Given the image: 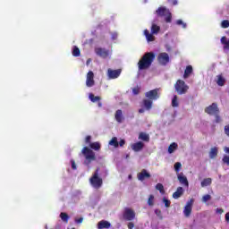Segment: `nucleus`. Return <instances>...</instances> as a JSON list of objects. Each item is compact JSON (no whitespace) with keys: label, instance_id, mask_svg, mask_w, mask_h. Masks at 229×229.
Instances as JSON below:
<instances>
[{"label":"nucleus","instance_id":"f257e3e1","mask_svg":"<svg viewBox=\"0 0 229 229\" xmlns=\"http://www.w3.org/2000/svg\"><path fill=\"white\" fill-rule=\"evenodd\" d=\"M145 98L140 104L141 108L139 109V114L149 112L153 108V101L160 99V89H154L145 93Z\"/></svg>","mask_w":229,"mask_h":229},{"label":"nucleus","instance_id":"f03ea898","mask_svg":"<svg viewBox=\"0 0 229 229\" xmlns=\"http://www.w3.org/2000/svg\"><path fill=\"white\" fill-rule=\"evenodd\" d=\"M100 149H101V143H99V141L89 143V148L84 147L81 150V154L85 158L84 165H86L87 167H90V165L92 164V162H95V160L97 159L95 151H100Z\"/></svg>","mask_w":229,"mask_h":229},{"label":"nucleus","instance_id":"7ed1b4c3","mask_svg":"<svg viewBox=\"0 0 229 229\" xmlns=\"http://www.w3.org/2000/svg\"><path fill=\"white\" fill-rule=\"evenodd\" d=\"M155 61V53L147 52L138 62V69L139 71H146V69H149L151 67V64Z\"/></svg>","mask_w":229,"mask_h":229},{"label":"nucleus","instance_id":"20e7f679","mask_svg":"<svg viewBox=\"0 0 229 229\" xmlns=\"http://www.w3.org/2000/svg\"><path fill=\"white\" fill-rule=\"evenodd\" d=\"M89 183L94 189H101L103 187V179L99 177V168H97L89 178Z\"/></svg>","mask_w":229,"mask_h":229},{"label":"nucleus","instance_id":"39448f33","mask_svg":"<svg viewBox=\"0 0 229 229\" xmlns=\"http://www.w3.org/2000/svg\"><path fill=\"white\" fill-rule=\"evenodd\" d=\"M156 14L157 17H165V21L169 23L173 21V14L171 13V11L167 9L165 6L158 7L156 10Z\"/></svg>","mask_w":229,"mask_h":229},{"label":"nucleus","instance_id":"423d86ee","mask_svg":"<svg viewBox=\"0 0 229 229\" xmlns=\"http://www.w3.org/2000/svg\"><path fill=\"white\" fill-rule=\"evenodd\" d=\"M174 89L179 96H182V94H187L189 91V85L182 80H178L174 84Z\"/></svg>","mask_w":229,"mask_h":229},{"label":"nucleus","instance_id":"0eeeda50","mask_svg":"<svg viewBox=\"0 0 229 229\" xmlns=\"http://www.w3.org/2000/svg\"><path fill=\"white\" fill-rule=\"evenodd\" d=\"M208 115H216V114H219V106H217V103L214 102L210 106H207L204 110Z\"/></svg>","mask_w":229,"mask_h":229},{"label":"nucleus","instance_id":"6e6552de","mask_svg":"<svg viewBox=\"0 0 229 229\" xmlns=\"http://www.w3.org/2000/svg\"><path fill=\"white\" fill-rule=\"evenodd\" d=\"M123 219H125V221H133V219H135V211L130 208H125Z\"/></svg>","mask_w":229,"mask_h":229},{"label":"nucleus","instance_id":"1a4fd4ad","mask_svg":"<svg viewBox=\"0 0 229 229\" xmlns=\"http://www.w3.org/2000/svg\"><path fill=\"white\" fill-rule=\"evenodd\" d=\"M157 62L160 65H167L169 64V54L165 52L160 53L157 56Z\"/></svg>","mask_w":229,"mask_h":229},{"label":"nucleus","instance_id":"9d476101","mask_svg":"<svg viewBox=\"0 0 229 229\" xmlns=\"http://www.w3.org/2000/svg\"><path fill=\"white\" fill-rule=\"evenodd\" d=\"M95 53L98 56H100V58H108V56H110V50H106L103 47L95 48Z\"/></svg>","mask_w":229,"mask_h":229},{"label":"nucleus","instance_id":"9b49d317","mask_svg":"<svg viewBox=\"0 0 229 229\" xmlns=\"http://www.w3.org/2000/svg\"><path fill=\"white\" fill-rule=\"evenodd\" d=\"M94 85H96V81H94V72L89 71L87 73V77H86V86L94 87Z\"/></svg>","mask_w":229,"mask_h":229},{"label":"nucleus","instance_id":"f8f14e48","mask_svg":"<svg viewBox=\"0 0 229 229\" xmlns=\"http://www.w3.org/2000/svg\"><path fill=\"white\" fill-rule=\"evenodd\" d=\"M192 203H194V200L191 199L184 207L183 214L185 217H190L191 214H192Z\"/></svg>","mask_w":229,"mask_h":229},{"label":"nucleus","instance_id":"ddd939ff","mask_svg":"<svg viewBox=\"0 0 229 229\" xmlns=\"http://www.w3.org/2000/svg\"><path fill=\"white\" fill-rule=\"evenodd\" d=\"M121 72H122L121 69H117V70L108 69L107 70V74H108V77L110 78V80L117 79L118 76H121Z\"/></svg>","mask_w":229,"mask_h":229},{"label":"nucleus","instance_id":"4468645a","mask_svg":"<svg viewBox=\"0 0 229 229\" xmlns=\"http://www.w3.org/2000/svg\"><path fill=\"white\" fill-rule=\"evenodd\" d=\"M177 180L181 185L189 188V180H187V176L183 174V173H180L177 174Z\"/></svg>","mask_w":229,"mask_h":229},{"label":"nucleus","instance_id":"2eb2a0df","mask_svg":"<svg viewBox=\"0 0 229 229\" xmlns=\"http://www.w3.org/2000/svg\"><path fill=\"white\" fill-rule=\"evenodd\" d=\"M137 176L140 182H144L146 178H151V174H149L148 170L142 169L141 172L139 173Z\"/></svg>","mask_w":229,"mask_h":229},{"label":"nucleus","instance_id":"dca6fc26","mask_svg":"<svg viewBox=\"0 0 229 229\" xmlns=\"http://www.w3.org/2000/svg\"><path fill=\"white\" fill-rule=\"evenodd\" d=\"M131 149L138 153L139 151H142L144 149V142L142 141H138L134 144L131 145Z\"/></svg>","mask_w":229,"mask_h":229},{"label":"nucleus","instance_id":"f3484780","mask_svg":"<svg viewBox=\"0 0 229 229\" xmlns=\"http://www.w3.org/2000/svg\"><path fill=\"white\" fill-rule=\"evenodd\" d=\"M183 192H185V190H183L182 187H178L176 191L173 193L174 199H178V198H182L183 196Z\"/></svg>","mask_w":229,"mask_h":229},{"label":"nucleus","instance_id":"a211bd4d","mask_svg":"<svg viewBox=\"0 0 229 229\" xmlns=\"http://www.w3.org/2000/svg\"><path fill=\"white\" fill-rule=\"evenodd\" d=\"M110 226H112V224L106 220H101L98 223V229H108Z\"/></svg>","mask_w":229,"mask_h":229},{"label":"nucleus","instance_id":"6ab92c4d","mask_svg":"<svg viewBox=\"0 0 229 229\" xmlns=\"http://www.w3.org/2000/svg\"><path fill=\"white\" fill-rule=\"evenodd\" d=\"M144 35L148 40V42H155V36H153V33H149V30H144Z\"/></svg>","mask_w":229,"mask_h":229},{"label":"nucleus","instance_id":"aec40b11","mask_svg":"<svg viewBox=\"0 0 229 229\" xmlns=\"http://www.w3.org/2000/svg\"><path fill=\"white\" fill-rule=\"evenodd\" d=\"M192 74V65H188L184 71L183 79L189 78Z\"/></svg>","mask_w":229,"mask_h":229},{"label":"nucleus","instance_id":"412c9836","mask_svg":"<svg viewBox=\"0 0 229 229\" xmlns=\"http://www.w3.org/2000/svg\"><path fill=\"white\" fill-rule=\"evenodd\" d=\"M114 117L117 123H123V110L121 109L116 110Z\"/></svg>","mask_w":229,"mask_h":229},{"label":"nucleus","instance_id":"4be33fe9","mask_svg":"<svg viewBox=\"0 0 229 229\" xmlns=\"http://www.w3.org/2000/svg\"><path fill=\"white\" fill-rule=\"evenodd\" d=\"M140 140H144V142H149V134L146 132H140L139 135Z\"/></svg>","mask_w":229,"mask_h":229},{"label":"nucleus","instance_id":"5701e85b","mask_svg":"<svg viewBox=\"0 0 229 229\" xmlns=\"http://www.w3.org/2000/svg\"><path fill=\"white\" fill-rule=\"evenodd\" d=\"M160 31V26L153 23L151 26V33L152 35H158V32Z\"/></svg>","mask_w":229,"mask_h":229},{"label":"nucleus","instance_id":"b1692460","mask_svg":"<svg viewBox=\"0 0 229 229\" xmlns=\"http://www.w3.org/2000/svg\"><path fill=\"white\" fill-rule=\"evenodd\" d=\"M89 98L92 103H98V101H101V97L95 96L93 93H89Z\"/></svg>","mask_w":229,"mask_h":229},{"label":"nucleus","instance_id":"393cba45","mask_svg":"<svg viewBox=\"0 0 229 229\" xmlns=\"http://www.w3.org/2000/svg\"><path fill=\"white\" fill-rule=\"evenodd\" d=\"M176 149H178V144L176 142H173L168 147V153H170V154L174 153V151H176Z\"/></svg>","mask_w":229,"mask_h":229},{"label":"nucleus","instance_id":"a878e982","mask_svg":"<svg viewBox=\"0 0 229 229\" xmlns=\"http://www.w3.org/2000/svg\"><path fill=\"white\" fill-rule=\"evenodd\" d=\"M201 187H208L212 185V178H206L200 182Z\"/></svg>","mask_w":229,"mask_h":229},{"label":"nucleus","instance_id":"bb28decb","mask_svg":"<svg viewBox=\"0 0 229 229\" xmlns=\"http://www.w3.org/2000/svg\"><path fill=\"white\" fill-rule=\"evenodd\" d=\"M217 157V148L215 147V148H212L209 151V158H216Z\"/></svg>","mask_w":229,"mask_h":229},{"label":"nucleus","instance_id":"cd10ccee","mask_svg":"<svg viewBox=\"0 0 229 229\" xmlns=\"http://www.w3.org/2000/svg\"><path fill=\"white\" fill-rule=\"evenodd\" d=\"M217 78H218L217 81H216L217 85L219 87H225V82L226 81L225 80V78H223L222 75H218Z\"/></svg>","mask_w":229,"mask_h":229},{"label":"nucleus","instance_id":"c85d7f7f","mask_svg":"<svg viewBox=\"0 0 229 229\" xmlns=\"http://www.w3.org/2000/svg\"><path fill=\"white\" fill-rule=\"evenodd\" d=\"M109 146H114V148H119V141H117V138L114 137L109 141Z\"/></svg>","mask_w":229,"mask_h":229},{"label":"nucleus","instance_id":"c756f323","mask_svg":"<svg viewBox=\"0 0 229 229\" xmlns=\"http://www.w3.org/2000/svg\"><path fill=\"white\" fill-rule=\"evenodd\" d=\"M60 217L64 223H69V215H67V213L62 212Z\"/></svg>","mask_w":229,"mask_h":229},{"label":"nucleus","instance_id":"7c9ffc66","mask_svg":"<svg viewBox=\"0 0 229 229\" xmlns=\"http://www.w3.org/2000/svg\"><path fill=\"white\" fill-rule=\"evenodd\" d=\"M172 106L174 108H176L179 106V104H178V96L174 95L173 99H172Z\"/></svg>","mask_w":229,"mask_h":229},{"label":"nucleus","instance_id":"2f4dec72","mask_svg":"<svg viewBox=\"0 0 229 229\" xmlns=\"http://www.w3.org/2000/svg\"><path fill=\"white\" fill-rule=\"evenodd\" d=\"M148 207H153V205H155V196L154 195H149L148 199Z\"/></svg>","mask_w":229,"mask_h":229},{"label":"nucleus","instance_id":"473e14b6","mask_svg":"<svg viewBox=\"0 0 229 229\" xmlns=\"http://www.w3.org/2000/svg\"><path fill=\"white\" fill-rule=\"evenodd\" d=\"M80 55H81L80 48H78V47H74L72 50V55L78 57Z\"/></svg>","mask_w":229,"mask_h":229},{"label":"nucleus","instance_id":"72a5a7b5","mask_svg":"<svg viewBox=\"0 0 229 229\" xmlns=\"http://www.w3.org/2000/svg\"><path fill=\"white\" fill-rule=\"evenodd\" d=\"M156 189H157V191H159V192L161 194H164L165 191H164V184L163 183H157L156 185Z\"/></svg>","mask_w":229,"mask_h":229},{"label":"nucleus","instance_id":"f704fd0d","mask_svg":"<svg viewBox=\"0 0 229 229\" xmlns=\"http://www.w3.org/2000/svg\"><path fill=\"white\" fill-rule=\"evenodd\" d=\"M175 24H177V26H182L183 30H185V28H187V23L183 22V21H182V20H177L175 21Z\"/></svg>","mask_w":229,"mask_h":229},{"label":"nucleus","instance_id":"c9c22d12","mask_svg":"<svg viewBox=\"0 0 229 229\" xmlns=\"http://www.w3.org/2000/svg\"><path fill=\"white\" fill-rule=\"evenodd\" d=\"M174 171H175V173H180V169H182V163H180V162H176L175 164H174Z\"/></svg>","mask_w":229,"mask_h":229},{"label":"nucleus","instance_id":"e433bc0d","mask_svg":"<svg viewBox=\"0 0 229 229\" xmlns=\"http://www.w3.org/2000/svg\"><path fill=\"white\" fill-rule=\"evenodd\" d=\"M210 199H212V196H210L209 194H206L202 197L203 203H207V201H210Z\"/></svg>","mask_w":229,"mask_h":229},{"label":"nucleus","instance_id":"4c0bfd02","mask_svg":"<svg viewBox=\"0 0 229 229\" xmlns=\"http://www.w3.org/2000/svg\"><path fill=\"white\" fill-rule=\"evenodd\" d=\"M221 28H224V29L229 28V21L228 20L222 21Z\"/></svg>","mask_w":229,"mask_h":229},{"label":"nucleus","instance_id":"58836bf2","mask_svg":"<svg viewBox=\"0 0 229 229\" xmlns=\"http://www.w3.org/2000/svg\"><path fill=\"white\" fill-rule=\"evenodd\" d=\"M163 202L165 203V207L166 208H169L171 207V200H169V199L164 198V199H163Z\"/></svg>","mask_w":229,"mask_h":229},{"label":"nucleus","instance_id":"ea45409f","mask_svg":"<svg viewBox=\"0 0 229 229\" xmlns=\"http://www.w3.org/2000/svg\"><path fill=\"white\" fill-rule=\"evenodd\" d=\"M214 115H215V123H216V124L221 123L222 119H221V116L219 115V114H216Z\"/></svg>","mask_w":229,"mask_h":229},{"label":"nucleus","instance_id":"a19ab883","mask_svg":"<svg viewBox=\"0 0 229 229\" xmlns=\"http://www.w3.org/2000/svg\"><path fill=\"white\" fill-rule=\"evenodd\" d=\"M91 140H92V136H86L85 138L86 144H89V146H90V144H92Z\"/></svg>","mask_w":229,"mask_h":229},{"label":"nucleus","instance_id":"79ce46f5","mask_svg":"<svg viewBox=\"0 0 229 229\" xmlns=\"http://www.w3.org/2000/svg\"><path fill=\"white\" fill-rule=\"evenodd\" d=\"M222 161L224 164H226V165L229 166V156H224Z\"/></svg>","mask_w":229,"mask_h":229},{"label":"nucleus","instance_id":"37998d69","mask_svg":"<svg viewBox=\"0 0 229 229\" xmlns=\"http://www.w3.org/2000/svg\"><path fill=\"white\" fill-rule=\"evenodd\" d=\"M169 4H172V6H176L178 4V0H167Z\"/></svg>","mask_w":229,"mask_h":229},{"label":"nucleus","instance_id":"c03bdc74","mask_svg":"<svg viewBox=\"0 0 229 229\" xmlns=\"http://www.w3.org/2000/svg\"><path fill=\"white\" fill-rule=\"evenodd\" d=\"M224 131L227 137H229V124L225 125L224 128Z\"/></svg>","mask_w":229,"mask_h":229},{"label":"nucleus","instance_id":"a18cd8bd","mask_svg":"<svg viewBox=\"0 0 229 229\" xmlns=\"http://www.w3.org/2000/svg\"><path fill=\"white\" fill-rule=\"evenodd\" d=\"M155 214H157L158 217H162V211L160 209H155Z\"/></svg>","mask_w":229,"mask_h":229},{"label":"nucleus","instance_id":"49530a36","mask_svg":"<svg viewBox=\"0 0 229 229\" xmlns=\"http://www.w3.org/2000/svg\"><path fill=\"white\" fill-rule=\"evenodd\" d=\"M71 164H72V169H73V170L75 171V169H77V167H76V162L72 159Z\"/></svg>","mask_w":229,"mask_h":229},{"label":"nucleus","instance_id":"de8ad7c7","mask_svg":"<svg viewBox=\"0 0 229 229\" xmlns=\"http://www.w3.org/2000/svg\"><path fill=\"white\" fill-rule=\"evenodd\" d=\"M124 144H126V141L124 140H121L118 143V146H121V148H123V146H124Z\"/></svg>","mask_w":229,"mask_h":229},{"label":"nucleus","instance_id":"09e8293b","mask_svg":"<svg viewBox=\"0 0 229 229\" xmlns=\"http://www.w3.org/2000/svg\"><path fill=\"white\" fill-rule=\"evenodd\" d=\"M135 227V224H133L132 222H130L129 224H128V228L129 229H133Z\"/></svg>","mask_w":229,"mask_h":229},{"label":"nucleus","instance_id":"8fccbe9b","mask_svg":"<svg viewBox=\"0 0 229 229\" xmlns=\"http://www.w3.org/2000/svg\"><path fill=\"white\" fill-rule=\"evenodd\" d=\"M75 223H78L79 225L83 223V217H80V218L76 219Z\"/></svg>","mask_w":229,"mask_h":229},{"label":"nucleus","instance_id":"3c124183","mask_svg":"<svg viewBox=\"0 0 229 229\" xmlns=\"http://www.w3.org/2000/svg\"><path fill=\"white\" fill-rule=\"evenodd\" d=\"M216 214H223V212H225V210L223 208H216Z\"/></svg>","mask_w":229,"mask_h":229},{"label":"nucleus","instance_id":"603ef678","mask_svg":"<svg viewBox=\"0 0 229 229\" xmlns=\"http://www.w3.org/2000/svg\"><path fill=\"white\" fill-rule=\"evenodd\" d=\"M132 92H133V94L137 95V94H139L140 90H139V89H133Z\"/></svg>","mask_w":229,"mask_h":229},{"label":"nucleus","instance_id":"864d4df0","mask_svg":"<svg viewBox=\"0 0 229 229\" xmlns=\"http://www.w3.org/2000/svg\"><path fill=\"white\" fill-rule=\"evenodd\" d=\"M225 221L226 223H229V212L225 214Z\"/></svg>","mask_w":229,"mask_h":229},{"label":"nucleus","instance_id":"5fc2aeb1","mask_svg":"<svg viewBox=\"0 0 229 229\" xmlns=\"http://www.w3.org/2000/svg\"><path fill=\"white\" fill-rule=\"evenodd\" d=\"M224 151H225V153H228V155H229V148H228V147H225V148H224Z\"/></svg>","mask_w":229,"mask_h":229},{"label":"nucleus","instance_id":"6e6d98bb","mask_svg":"<svg viewBox=\"0 0 229 229\" xmlns=\"http://www.w3.org/2000/svg\"><path fill=\"white\" fill-rule=\"evenodd\" d=\"M98 105L99 108H101V106H103V103H101L100 101H98Z\"/></svg>","mask_w":229,"mask_h":229},{"label":"nucleus","instance_id":"4d7b16f0","mask_svg":"<svg viewBox=\"0 0 229 229\" xmlns=\"http://www.w3.org/2000/svg\"><path fill=\"white\" fill-rule=\"evenodd\" d=\"M91 60L90 59H88L87 60V65H89V64H90Z\"/></svg>","mask_w":229,"mask_h":229}]
</instances>
